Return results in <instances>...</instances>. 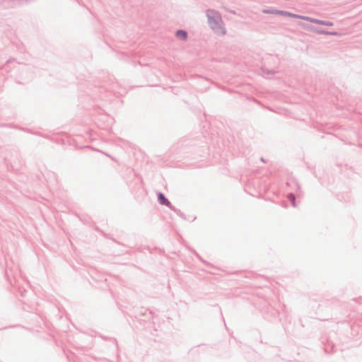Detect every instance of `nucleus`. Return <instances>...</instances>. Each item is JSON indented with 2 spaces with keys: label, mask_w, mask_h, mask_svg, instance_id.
Listing matches in <instances>:
<instances>
[{
  "label": "nucleus",
  "mask_w": 362,
  "mask_h": 362,
  "mask_svg": "<svg viewBox=\"0 0 362 362\" xmlns=\"http://www.w3.org/2000/svg\"><path fill=\"white\" fill-rule=\"evenodd\" d=\"M206 16L209 25L215 33L221 35H226V30L223 27L221 16L218 11L214 9H208L206 10Z\"/></svg>",
  "instance_id": "obj_1"
},
{
  "label": "nucleus",
  "mask_w": 362,
  "mask_h": 362,
  "mask_svg": "<svg viewBox=\"0 0 362 362\" xmlns=\"http://www.w3.org/2000/svg\"><path fill=\"white\" fill-rule=\"evenodd\" d=\"M299 25H300L301 27H303L305 29L312 30L317 34L327 35V34L328 33V30H326L325 29L317 28L313 25H310L304 23H299Z\"/></svg>",
  "instance_id": "obj_2"
},
{
  "label": "nucleus",
  "mask_w": 362,
  "mask_h": 362,
  "mask_svg": "<svg viewBox=\"0 0 362 362\" xmlns=\"http://www.w3.org/2000/svg\"><path fill=\"white\" fill-rule=\"evenodd\" d=\"M262 12L264 13H267V14H276V15H280L282 16H286V14H287L286 11L272 9V8L264 9L262 11Z\"/></svg>",
  "instance_id": "obj_3"
},
{
  "label": "nucleus",
  "mask_w": 362,
  "mask_h": 362,
  "mask_svg": "<svg viewBox=\"0 0 362 362\" xmlns=\"http://www.w3.org/2000/svg\"><path fill=\"white\" fill-rule=\"evenodd\" d=\"M187 31L182 29L177 30L175 32V36L182 40H186L187 39Z\"/></svg>",
  "instance_id": "obj_4"
},
{
  "label": "nucleus",
  "mask_w": 362,
  "mask_h": 362,
  "mask_svg": "<svg viewBox=\"0 0 362 362\" xmlns=\"http://www.w3.org/2000/svg\"><path fill=\"white\" fill-rule=\"evenodd\" d=\"M316 24L325 25V26H332L334 25V23L332 21H329L317 19V21H316Z\"/></svg>",
  "instance_id": "obj_5"
},
{
  "label": "nucleus",
  "mask_w": 362,
  "mask_h": 362,
  "mask_svg": "<svg viewBox=\"0 0 362 362\" xmlns=\"http://www.w3.org/2000/svg\"><path fill=\"white\" fill-rule=\"evenodd\" d=\"M158 199L161 204H164L166 206H168L170 204V202L168 200L164 197L163 194H159L158 195Z\"/></svg>",
  "instance_id": "obj_6"
},
{
  "label": "nucleus",
  "mask_w": 362,
  "mask_h": 362,
  "mask_svg": "<svg viewBox=\"0 0 362 362\" xmlns=\"http://www.w3.org/2000/svg\"><path fill=\"white\" fill-rule=\"evenodd\" d=\"M303 16H301V15H299V14L293 13H291V12H288V11H287V14H286V17H290V18H293L302 19Z\"/></svg>",
  "instance_id": "obj_7"
},
{
  "label": "nucleus",
  "mask_w": 362,
  "mask_h": 362,
  "mask_svg": "<svg viewBox=\"0 0 362 362\" xmlns=\"http://www.w3.org/2000/svg\"><path fill=\"white\" fill-rule=\"evenodd\" d=\"M302 20H304V21H309L310 23H315V24H316V21H317V18L309 17V16H303V18H302Z\"/></svg>",
  "instance_id": "obj_8"
},
{
  "label": "nucleus",
  "mask_w": 362,
  "mask_h": 362,
  "mask_svg": "<svg viewBox=\"0 0 362 362\" xmlns=\"http://www.w3.org/2000/svg\"><path fill=\"white\" fill-rule=\"evenodd\" d=\"M262 71L264 74H274L275 73H276V71H274V70H269L266 68H262Z\"/></svg>",
  "instance_id": "obj_9"
},
{
  "label": "nucleus",
  "mask_w": 362,
  "mask_h": 362,
  "mask_svg": "<svg viewBox=\"0 0 362 362\" xmlns=\"http://www.w3.org/2000/svg\"><path fill=\"white\" fill-rule=\"evenodd\" d=\"M334 88H331L329 90V91L331 93H333V94L334 95L335 98L338 100V99H339V93H338V91H335V90H334Z\"/></svg>",
  "instance_id": "obj_10"
},
{
  "label": "nucleus",
  "mask_w": 362,
  "mask_h": 362,
  "mask_svg": "<svg viewBox=\"0 0 362 362\" xmlns=\"http://www.w3.org/2000/svg\"><path fill=\"white\" fill-rule=\"evenodd\" d=\"M327 35L337 36V35H338V33L336 31H328V33L327 34Z\"/></svg>",
  "instance_id": "obj_11"
}]
</instances>
